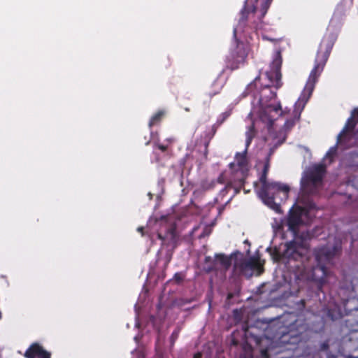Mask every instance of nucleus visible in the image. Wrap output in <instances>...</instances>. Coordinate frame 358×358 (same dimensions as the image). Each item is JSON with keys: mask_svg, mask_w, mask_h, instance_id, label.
Returning <instances> with one entry per match:
<instances>
[{"mask_svg": "<svg viewBox=\"0 0 358 358\" xmlns=\"http://www.w3.org/2000/svg\"><path fill=\"white\" fill-rule=\"evenodd\" d=\"M297 321L292 324L287 332L282 331L277 342L267 336L257 340L260 346V358H269L270 353L280 354L285 350H294L295 345L303 339V333L306 330L305 325H300L299 329H295Z\"/></svg>", "mask_w": 358, "mask_h": 358, "instance_id": "1", "label": "nucleus"}, {"mask_svg": "<svg viewBox=\"0 0 358 358\" xmlns=\"http://www.w3.org/2000/svg\"><path fill=\"white\" fill-rule=\"evenodd\" d=\"M282 59L280 51H277L270 64V70L266 71L263 77L257 76L252 83L248 86L247 90L250 93H261L262 91L274 87L275 90L282 86L281 66Z\"/></svg>", "mask_w": 358, "mask_h": 358, "instance_id": "2", "label": "nucleus"}, {"mask_svg": "<svg viewBox=\"0 0 358 358\" xmlns=\"http://www.w3.org/2000/svg\"><path fill=\"white\" fill-rule=\"evenodd\" d=\"M273 154L272 150H270L268 156L266 157L262 175L259 178V182L262 187L259 191V196L268 206L275 205V200L278 195L282 194L280 201H285L288 198L289 187L287 185L277 182H269L267 181V175L270 168L271 156Z\"/></svg>", "mask_w": 358, "mask_h": 358, "instance_id": "3", "label": "nucleus"}, {"mask_svg": "<svg viewBox=\"0 0 358 358\" xmlns=\"http://www.w3.org/2000/svg\"><path fill=\"white\" fill-rule=\"evenodd\" d=\"M335 41L336 37L332 33L326 34L319 45L315 59L314 66L310 73L306 85V88L310 92L313 90L318 78L323 71Z\"/></svg>", "mask_w": 358, "mask_h": 358, "instance_id": "4", "label": "nucleus"}, {"mask_svg": "<svg viewBox=\"0 0 358 358\" xmlns=\"http://www.w3.org/2000/svg\"><path fill=\"white\" fill-rule=\"evenodd\" d=\"M326 172V166L323 164H316L306 171L301 180L302 190L310 194H315Z\"/></svg>", "mask_w": 358, "mask_h": 358, "instance_id": "5", "label": "nucleus"}, {"mask_svg": "<svg viewBox=\"0 0 358 358\" xmlns=\"http://www.w3.org/2000/svg\"><path fill=\"white\" fill-rule=\"evenodd\" d=\"M285 247V249L282 252L276 248L268 249L271 251V255L274 262H283L285 264H289L292 260L302 261L303 255L299 251V245L296 241L287 242Z\"/></svg>", "mask_w": 358, "mask_h": 358, "instance_id": "6", "label": "nucleus"}, {"mask_svg": "<svg viewBox=\"0 0 358 358\" xmlns=\"http://www.w3.org/2000/svg\"><path fill=\"white\" fill-rule=\"evenodd\" d=\"M258 0H246L245 1V4L242 10H241V17L239 20V24L237 26V27L234 29V38H236V34L238 29L239 27L241 25V24H244L250 14H255L257 12V6L255 5V3L257 2ZM272 0H264L261 5V8L259 10V21L262 22V19L265 16L266 14Z\"/></svg>", "mask_w": 358, "mask_h": 358, "instance_id": "7", "label": "nucleus"}, {"mask_svg": "<svg viewBox=\"0 0 358 358\" xmlns=\"http://www.w3.org/2000/svg\"><path fill=\"white\" fill-rule=\"evenodd\" d=\"M341 250V243L326 245L314 249L313 254L317 264L325 265L332 264V261Z\"/></svg>", "mask_w": 358, "mask_h": 358, "instance_id": "8", "label": "nucleus"}, {"mask_svg": "<svg viewBox=\"0 0 358 358\" xmlns=\"http://www.w3.org/2000/svg\"><path fill=\"white\" fill-rule=\"evenodd\" d=\"M285 113V111L282 110L280 103L276 105H267L262 109L260 118L263 122L267 123L268 127H271L278 117L282 116Z\"/></svg>", "mask_w": 358, "mask_h": 358, "instance_id": "9", "label": "nucleus"}, {"mask_svg": "<svg viewBox=\"0 0 358 358\" xmlns=\"http://www.w3.org/2000/svg\"><path fill=\"white\" fill-rule=\"evenodd\" d=\"M248 54L247 45L243 42H237L236 48L231 52V62L230 69L235 70L239 68L240 64L245 62Z\"/></svg>", "mask_w": 358, "mask_h": 358, "instance_id": "10", "label": "nucleus"}, {"mask_svg": "<svg viewBox=\"0 0 358 358\" xmlns=\"http://www.w3.org/2000/svg\"><path fill=\"white\" fill-rule=\"evenodd\" d=\"M248 149L245 148L243 152H237L235 155V160L236 162L237 169L234 170L236 175L240 174L242 176V181L247 179L249 175V163L247 159Z\"/></svg>", "mask_w": 358, "mask_h": 358, "instance_id": "11", "label": "nucleus"}, {"mask_svg": "<svg viewBox=\"0 0 358 358\" xmlns=\"http://www.w3.org/2000/svg\"><path fill=\"white\" fill-rule=\"evenodd\" d=\"M306 210L301 206H296L295 208H292L289 211V214L287 218V226L289 229L296 233L299 227L302 224V212H305Z\"/></svg>", "mask_w": 358, "mask_h": 358, "instance_id": "12", "label": "nucleus"}, {"mask_svg": "<svg viewBox=\"0 0 358 358\" xmlns=\"http://www.w3.org/2000/svg\"><path fill=\"white\" fill-rule=\"evenodd\" d=\"M157 238L162 241V245L171 247V249L173 250L176 247L178 239L176 227H169L165 235H162V234L158 233Z\"/></svg>", "mask_w": 358, "mask_h": 358, "instance_id": "13", "label": "nucleus"}, {"mask_svg": "<svg viewBox=\"0 0 358 358\" xmlns=\"http://www.w3.org/2000/svg\"><path fill=\"white\" fill-rule=\"evenodd\" d=\"M327 275V266L317 264L312 269L310 278L313 281L317 282L319 286H322L325 282Z\"/></svg>", "mask_w": 358, "mask_h": 358, "instance_id": "14", "label": "nucleus"}, {"mask_svg": "<svg viewBox=\"0 0 358 358\" xmlns=\"http://www.w3.org/2000/svg\"><path fill=\"white\" fill-rule=\"evenodd\" d=\"M358 122V110L355 109L352 111V116L348 118L345 127L338 134L337 138L338 143H340L345 138L348 132H352L355 129L357 123Z\"/></svg>", "mask_w": 358, "mask_h": 358, "instance_id": "15", "label": "nucleus"}, {"mask_svg": "<svg viewBox=\"0 0 358 358\" xmlns=\"http://www.w3.org/2000/svg\"><path fill=\"white\" fill-rule=\"evenodd\" d=\"M50 352L43 349L38 343H34L30 345L24 354L25 358H42Z\"/></svg>", "mask_w": 358, "mask_h": 358, "instance_id": "16", "label": "nucleus"}, {"mask_svg": "<svg viewBox=\"0 0 358 358\" xmlns=\"http://www.w3.org/2000/svg\"><path fill=\"white\" fill-rule=\"evenodd\" d=\"M250 271L245 259L236 262L234 264L233 273L234 275H245Z\"/></svg>", "mask_w": 358, "mask_h": 358, "instance_id": "17", "label": "nucleus"}, {"mask_svg": "<svg viewBox=\"0 0 358 358\" xmlns=\"http://www.w3.org/2000/svg\"><path fill=\"white\" fill-rule=\"evenodd\" d=\"M246 179H244L242 181V176H240V178L235 179L234 182H231L232 183V188L231 189H234V194L233 195L228 199L227 203H229L231 201L234 196L237 195L240 193L242 188H243L244 185L245 183Z\"/></svg>", "mask_w": 358, "mask_h": 358, "instance_id": "18", "label": "nucleus"}, {"mask_svg": "<svg viewBox=\"0 0 358 358\" xmlns=\"http://www.w3.org/2000/svg\"><path fill=\"white\" fill-rule=\"evenodd\" d=\"M166 111L164 110H159L156 113H155L148 122V127L152 128L154 126L159 125L164 117L165 116Z\"/></svg>", "mask_w": 358, "mask_h": 358, "instance_id": "19", "label": "nucleus"}, {"mask_svg": "<svg viewBox=\"0 0 358 358\" xmlns=\"http://www.w3.org/2000/svg\"><path fill=\"white\" fill-rule=\"evenodd\" d=\"M216 262H217L225 270L230 268L231 265V257L224 254H218L215 255Z\"/></svg>", "mask_w": 358, "mask_h": 358, "instance_id": "20", "label": "nucleus"}, {"mask_svg": "<svg viewBox=\"0 0 358 358\" xmlns=\"http://www.w3.org/2000/svg\"><path fill=\"white\" fill-rule=\"evenodd\" d=\"M326 313L327 317L332 321L342 317V313L340 308L337 306H334L332 308H327Z\"/></svg>", "mask_w": 358, "mask_h": 358, "instance_id": "21", "label": "nucleus"}, {"mask_svg": "<svg viewBox=\"0 0 358 358\" xmlns=\"http://www.w3.org/2000/svg\"><path fill=\"white\" fill-rule=\"evenodd\" d=\"M256 135V131L255 128V124L252 122L251 125L248 127V131L245 132V148L248 149V147L250 145L253 138Z\"/></svg>", "mask_w": 358, "mask_h": 358, "instance_id": "22", "label": "nucleus"}, {"mask_svg": "<svg viewBox=\"0 0 358 358\" xmlns=\"http://www.w3.org/2000/svg\"><path fill=\"white\" fill-rule=\"evenodd\" d=\"M216 183L224 184V174L222 173L220 174L216 180H213L210 182H204L203 187L205 189H210L213 188Z\"/></svg>", "mask_w": 358, "mask_h": 358, "instance_id": "23", "label": "nucleus"}, {"mask_svg": "<svg viewBox=\"0 0 358 358\" xmlns=\"http://www.w3.org/2000/svg\"><path fill=\"white\" fill-rule=\"evenodd\" d=\"M299 117H300V113L299 114H297V113L296 112V114L294 115V117H292L291 119H288L285 121L284 126H283L284 129L285 131L290 130L295 125L296 122L297 120H299Z\"/></svg>", "mask_w": 358, "mask_h": 358, "instance_id": "24", "label": "nucleus"}, {"mask_svg": "<svg viewBox=\"0 0 358 358\" xmlns=\"http://www.w3.org/2000/svg\"><path fill=\"white\" fill-rule=\"evenodd\" d=\"M231 110H227V111L222 113L217 117L216 123H217V124L221 126L226 121V120L231 115Z\"/></svg>", "mask_w": 358, "mask_h": 358, "instance_id": "25", "label": "nucleus"}, {"mask_svg": "<svg viewBox=\"0 0 358 358\" xmlns=\"http://www.w3.org/2000/svg\"><path fill=\"white\" fill-rule=\"evenodd\" d=\"M181 328L179 327H177L172 332L171 336H170V342L171 345H173L176 340L178 339L179 334L180 333Z\"/></svg>", "mask_w": 358, "mask_h": 358, "instance_id": "26", "label": "nucleus"}, {"mask_svg": "<svg viewBox=\"0 0 358 358\" xmlns=\"http://www.w3.org/2000/svg\"><path fill=\"white\" fill-rule=\"evenodd\" d=\"M245 261L248 264V268H249L250 271L253 269L257 268L259 266V264H258L257 261L254 258H250L249 259H245Z\"/></svg>", "mask_w": 358, "mask_h": 358, "instance_id": "27", "label": "nucleus"}, {"mask_svg": "<svg viewBox=\"0 0 358 358\" xmlns=\"http://www.w3.org/2000/svg\"><path fill=\"white\" fill-rule=\"evenodd\" d=\"M232 188V183L228 182L225 187L220 191V196L222 197V199L226 196V194L230 191Z\"/></svg>", "mask_w": 358, "mask_h": 358, "instance_id": "28", "label": "nucleus"}, {"mask_svg": "<svg viewBox=\"0 0 358 358\" xmlns=\"http://www.w3.org/2000/svg\"><path fill=\"white\" fill-rule=\"evenodd\" d=\"M155 148H157L159 150H161L162 152H165L167 151L168 150V146L167 145H163V144H161L159 143V142H155Z\"/></svg>", "mask_w": 358, "mask_h": 358, "instance_id": "29", "label": "nucleus"}, {"mask_svg": "<svg viewBox=\"0 0 358 358\" xmlns=\"http://www.w3.org/2000/svg\"><path fill=\"white\" fill-rule=\"evenodd\" d=\"M220 127V125L217 124V123H215L213 126H212V131H211V134H209V136H210V138H213V137L214 136V135L215 134L216 131H217V129Z\"/></svg>", "mask_w": 358, "mask_h": 358, "instance_id": "30", "label": "nucleus"}, {"mask_svg": "<svg viewBox=\"0 0 358 358\" xmlns=\"http://www.w3.org/2000/svg\"><path fill=\"white\" fill-rule=\"evenodd\" d=\"M212 138H210V136H209V139L205 143V149L203 152V155L205 158H207L208 154V146L210 144V141Z\"/></svg>", "mask_w": 358, "mask_h": 358, "instance_id": "31", "label": "nucleus"}, {"mask_svg": "<svg viewBox=\"0 0 358 358\" xmlns=\"http://www.w3.org/2000/svg\"><path fill=\"white\" fill-rule=\"evenodd\" d=\"M171 258H172V253L171 252H167L166 255V262H165V266H166L169 262H171Z\"/></svg>", "mask_w": 358, "mask_h": 358, "instance_id": "32", "label": "nucleus"}, {"mask_svg": "<svg viewBox=\"0 0 358 358\" xmlns=\"http://www.w3.org/2000/svg\"><path fill=\"white\" fill-rule=\"evenodd\" d=\"M229 167L230 169H231L234 172V170L237 169V168H236V167H237L236 163H235V162L230 163L229 164Z\"/></svg>", "mask_w": 358, "mask_h": 358, "instance_id": "33", "label": "nucleus"}, {"mask_svg": "<svg viewBox=\"0 0 358 358\" xmlns=\"http://www.w3.org/2000/svg\"><path fill=\"white\" fill-rule=\"evenodd\" d=\"M219 93H220V91H219V90H217V91H213V92H208V96H209L210 98H212L213 96H215V95H216V94H219Z\"/></svg>", "mask_w": 358, "mask_h": 358, "instance_id": "34", "label": "nucleus"}, {"mask_svg": "<svg viewBox=\"0 0 358 358\" xmlns=\"http://www.w3.org/2000/svg\"><path fill=\"white\" fill-rule=\"evenodd\" d=\"M174 278L178 282H180L182 280V278L180 276V274L178 273L174 275Z\"/></svg>", "mask_w": 358, "mask_h": 358, "instance_id": "35", "label": "nucleus"}, {"mask_svg": "<svg viewBox=\"0 0 358 358\" xmlns=\"http://www.w3.org/2000/svg\"><path fill=\"white\" fill-rule=\"evenodd\" d=\"M202 357V354L201 352H196L194 354V357L192 358H201Z\"/></svg>", "mask_w": 358, "mask_h": 358, "instance_id": "36", "label": "nucleus"}, {"mask_svg": "<svg viewBox=\"0 0 358 358\" xmlns=\"http://www.w3.org/2000/svg\"><path fill=\"white\" fill-rule=\"evenodd\" d=\"M329 348V345L327 343H323L322 345V349L324 350H326Z\"/></svg>", "mask_w": 358, "mask_h": 358, "instance_id": "37", "label": "nucleus"}, {"mask_svg": "<svg viewBox=\"0 0 358 358\" xmlns=\"http://www.w3.org/2000/svg\"><path fill=\"white\" fill-rule=\"evenodd\" d=\"M275 96H276V92L271 90V95L269 96V97L273 98V97H275Z\"/></svg>", "mask_w": 358, "mask_h": 358, "instance_id": "38", "label": "nucleus"}, {"mask_svg": "<svg viewBox=\"0 0 358 358\" xmlns=\"http://www.w3.org/2000/svg\"><path fill=\"white\" fill-rule=\"evenodd\" d=\"M137 230H138V231L141 232L142 234V235H143V230H144L143 227H140L137 229Z\"/></svg>", "mask_w": 358, "mask_h": 358, "instance_id": "39", "label": "nucleus"}, {"mask_svg": "<svg viewBox=\"0 0 358 358\" xmlns=\"http://www.w3.org/2000/svg\"><path fill=\"white\" fill-rule=\"evenodd\" d=\"M300 303H301V306H302L303 308H304V307H305L306 302H305V300H304V299H301V300H300Z\"/></svg>", "mask_w": 358, "mask_h": 358, "instance_id": "40", "label": "nucleus"}, {"mask_svg": "<svg viewBox=\"0 0 358 358\" xmlns=\"http://www.w3.org/2000/svg\"><path fill=\"white\" fill-rule=\"evenodd\" d=\"M233 297V294L231 293L228 294L227 298L231 299Z\"/></svg>", "mask_w": 358, "mask_h": 358, "instance_id": "41", "label": "nucleus"}, {"mask_svg": "<svg viewBox=\"0 0 358 358\" xmlns=\"http://www.w3.org/2000/svg\"><path fill=\"white\" fill-rule=\"evenodd\" d=\"M42 358H51V354L50 353L49 355H45V357H42Z\"/></svg>", "mask_w": 358, "mask_h": 358, "instance_id": "42", "label": "nucleus"}, {"mask_svg": "<svg viewBox=\"0 0 358 358\" xmlns=\"http://www.w3.org/2000/svg\"><path fill=\"white\" fill-rule=\"evenodd\" d=\"M265 38H266L267 40L271 41H276L275 39L269 38L268 37H266Z\"/></svg>", "mask_w": 358, "mask_h": 358, "instance_id": "43", "label": "nucleus"}, {"mask_svg": "<svg viewBox=\"0 0 358 358\" xmlns=\"http://www.w3.org/2000/svg\"><path fill=\"white\" fill-rule=\"evenodd\" d=\"M254 28H255V29H258V28H259V24H257L255 25V26H254Z\"/></svg>", "mask_w": 358, "mask_h": 358, "instance_id": "44", "label": "nucleus"}, {"mask_svg": "<svg viewBox=\"0 0 358 358\" xmlns=\"http://www.w3.org/2000/svg\"><path fill=\"white\" fill-rule=\"evenodd\" d=\"M243 190H244L245 193H248L250 192V190L245 189H243Z\"/></svg>", "mask_w": 358, "mask_h": 358, "instance_id": "45", "label": "nucleus"}, {"mask_svg": "<svg viewBox=\"0 0 358 358\" xmlns=\"http://www.w3.org/2000/svg\"><path fill=\"white\" fill-rule=\"evenodd\" d=\"M254 185H255V186H257V182H254Z\"/></svg>", "mask_w": 358, "mask_h": 358, "instance_id": "46", "label": "nucleus"}, {"mask_svg": "<svg viewBox=\"0 0 358 358\" xmlns=\"http://www.w3.org/2000/svg\"><path fill=\"white\" fill-rule=\"evenodd\" d=\"M208 259H210V257H206V261L207 262V261L208 260Z\"/></svg>", "mask_w": 358, "mask_h": 358, "instance_id": "47", "label": "nucleus"}, {"mask_svg": "<svg viewBox=\"0 0 358 358\" xmlns=\"http://www.w3.org/2000/svg\"><path fill=\"white\" fill-rule=\"evenodd\" d=\"M149 143H150V141H147V142L145 143V144H146V145H148V144H149Z\"/></svg>", "mask_w": 358, "mask_h": 358, "instance_id": "48", "label": "nucleus"}, {"mask_svg": "<svg viewBox=\"0 0 358 358\" xmlns=\"http://www.w3.org/2000/svg\"><path fill=\"white\" fill-rule=\"evenodd\" d=\"M280 358H283V357H280Z\"/></svg>", "mask_w": 358, "mask_h": 358, "instance_id": "49", "label": "nucleus"}]
</instances>
